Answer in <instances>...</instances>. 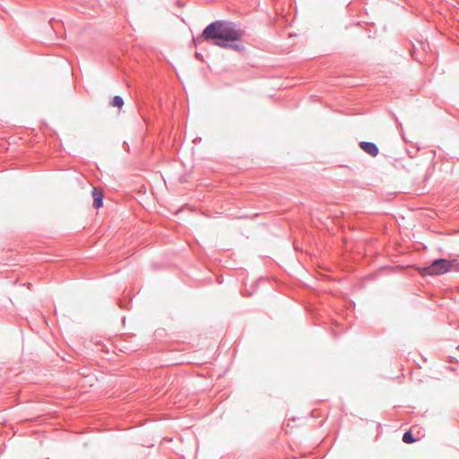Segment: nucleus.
<instances>
[{
  "label": "nucleus",
  "instance_id": "nucleus-1",
  "mask_svg": "<svg viewBox=\"0 0 459 459\" xmlns=\"http://www.w3.org/2000/svg\"><path fill=\"white\" fill-rule=\"evenodd\" d=\"M243 30L238 29L232 22L218 21L209 24L202 33L204 40H212L213 44L221 48L231 47L237 51L244 50L240 44L230 45V42L239 40Z\"/></svg>",
  "mask_w": 459,
  "mask_h": 459
},
{
  "label": "nucleus",
  "instance_id": "nucleus-2",
  "mask_svg": "<svg viewBox=\"0 0 459 459\" xmlns=\"http://www.w3.org/2000/svg\"><path fill=\"white\" fill-rule=\"evenodd\" d=\"M457 267L455 260L436 259L429 266L419 268L423 276H437L449 273Z\"/></svg>",
  "mask_w": 459,
  "mask_h": 459
},
{
  "label": "nucleus",
  "instance_id": "nucleus-3",
  "mask_svg": "<svg viewBox=\"0 0 459 459\" xmlns=\"http://www.w3.org/2000/svg\"><path fill=\"white\" fill-rule=\"evenodd\" d=\"M359 146L360 148L366 152L367 153H368L369 155L375 157L378 154V148L377 146L373 143H369V142H361L359 143Z\"/></svg>",
  "mask_w": 459,
  "mask_h": 459
},
{
  "label": "nucleus",
  "instance_id": "nucleus-4",
  "mask_svg": "<svg viewBox=\"0 0 459 459\" xmlns=\"http://www.w3.org/2000/svg\"><path fill=\"white\" fill-rule=\"evenodd\" d=\"M92 197H93V206L95 208H100L102 206L103 204V202H102V199H103V195H102V192L98 189V188H94L92 190Z\"/></svg>",
  "mask_w": 459,
  "mask_h": 459
},
{
  "label": "nucleus",
  "instance_id": "nucleus-5",
  "mask_svg": "<svg viewBox=\"0 0 459 459\" xmlns=\"http://www.w3.org/2000/svg\"><path fill=\"white\" fill-rule=\"evenodd\" d=\"M403 441L407 444H411L417 441L416 438L412 437V434L411 431H407L403 436Z\"/></svg>",
  "mask_w": 459,
  "mask_h": 459
},
{
  "label": "nucleus",
  "instance_id": "nucleus-6",
  "mask_svg": "<svg viewBox=\"0 0 459 459\" xmlns=\"http://www.w3.org/2000/svg\"><path fill=\"white\" fill-rule=\"evenodd\" d=\"M112 105L121 108L124 105L123 99L120 96H115L112 100Z\"/></svg>",
  "mask_w": 459,
  "mask_h": 459
}]
</instances>
